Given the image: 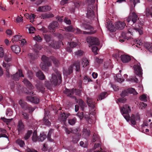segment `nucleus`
Here are the masks:
<instances>
[{
  "label": "nucleus",
  "mask_w": 152,
  "mask_h": 152,
  "mask_svg": "<svg viewBox=\"0 0 152 152\" xmlns=\"http://www.w3.org/2000/svg\"><path fill=\"white\" fill-rule=\"evenodd\" d=\"M130 111V108L128 105H124L121 110L122 115L126 121L129 122L130 120L131 124L134 125L136 124V121H139L140 116L138 113H137L135 114H133L130 117L129 114Z\"/></svg>",
  "instance_id": "f257e3e1"
},
{
  "label": "nucleus",
  "mask_w": 152,
  "mask_h": 152,
  "mask_svg": "<svg viewBox=\"0 0 152 152\" xmlns=\"http://www.w3.org/2000/svg\"><path fill=\"white\" fill-rule=\"evenodd\" d=\"M42 62L41 63L40 66L42 69L44 71L48 70V67L52 65L51 61H53L54 65L58 67L60 65V63L58 60L55 57L53 56H50L49 57L43 55L41 58Z\"/></svg>",
  "instance_id": "f03ea898"
},
{
  "label": "nucleus",
  "mask_w": 152,
  "mask_h": 152,
  "mask_svg": "<svg viewBox=\"0 0 152 152\" xmlns=\"http://www.w3.org/2000/svg\"><path fill=\"white\" fill-rule=\"evenodd\" d=\"M55 74L53 73L52 75V77L50 79V82L45 81V85L48 89H50L51 88L52 85L56 86L61 84L62 82L61 74L58 70H54Z\"/></svg>",
  "instance_id": "7ed1b4c3"
},
{
  "label": "nucleus",
  "mask_w": 152,
  "mask_h": 152,
  "mask_svg": "<svg viewBox=\"0 0 152 152\" xmlns=\"http://www.w3.org/2000/svg\"><path fill=\"white\" fill-rule=\"evenodd\" d=\"M87 0L88 5L86 14L87 17L91 20H93L95 17L94 11L95 8L97 9L94 4L95 0Z\"/></svg>",
  "instance_id": "20e7f679"
},
{
  "label": "nucleus",
  "mask_w": 152,
  "mask_h": 152,
  "mask_svg": "<svg viewBox=\"0 0 152 152\" xmlns=\"http://www.w3.org/2000/svg\"><path fill=\"white\" fill-rule=\"evenodd\" d=\"M64 92L65 94H67L68 96L75 99L77 103V99L75 96L73 95V94L75 93L76 95L78 96H80L81 94V90L74 88L70 89L66 88Z\"/></svg>",
  "instance_id": "39448f33"
},
{
  "label": "nucleus",
  "mask_w": 152,
  "mask_h": 152,
  "mask_svg": "<svg viewBox=\"0 0 152 152\" xmlns=\"http://www.w3.org/2000/svg\"><path fill=\"white\" fill-rule=\"evenodd\" d=\"M62 110V108L60 107L58 110L56 112V114H59L58 116V120L61 122V123L65 124L67 118L70 115V113H65L63 110Z\"/></svg>",
  "instance_id": "423d86ee"
},
{
  "label": "nucleus",
  "mask_w": 152,
  "mask_h": 152,
  "mask_svg": "<svg viewBox=\"0 0 152 152\" xmlns=\"http://www.w3.org/2000/svg\"><path fill=\"white\" fill-rule=\"evenodd\" d=\"M139 19V18H138L137 15L135 12H133L132 13L130 12L128 18L125 20H126L128 24L132 25L135 23Z\"/></svg>",
  "instance_id": "0eeeda50"
},
{
  "label": "nucleus",
  "mask_w": 152,
  "mask_h": 152,
  "mask_svg": "<svg viewBox=\"0 0 152 152\" xmlns=\"http://www.w3.org/2000/svg\"><path fill=\"white\" fill-rule=\"evenodd\" d=\"M82 28L85 30L89 31H83L84 34H93L96 32L94 28L89 24L86 23H83L82 26Z\"/></svg>",
  "instance_id": "6e6552de"
},
{
  "label": "nucleus",
  "mask_w": 152,
  "mask_h": 152,
  "mask_svg": "<svg viewBox=\"0 0 152 152\" xmlns=\"http://www.w3.org/2000/svg\"><path fill=\"white\" fill-rule=\"evenodd\" d=\"M74 69L76 71V72H79L80 71V63L78 62L75 63L71 65L69 67L68 70H66V71L64 70V73L66 72V75H69L70 74L73 72V71Z\"/></svg>",
  "instance_id": "1a4fd4ad"
},
{
  "label": "nucleus",
  "mask_w": 152,
  "mask_h": 152,
  "mask_svg": "<svg viewBox=\"0 0 152 152\" xmlns=\"http://www.w3.org/2000/svg\"><path fill=\"white\" fill-rule=\"evenodd\" d=\"M19 103L24 110H28L29 113H32L35 109V108L32 107L30 105L27 104L26 102L21 99L19 101Z\"/></svg>",
  "instance_id": "9d476101"
},
{
  "label": "nucleus",
  "mask_w": 152,
  "mask_h": 152,
  "mask_svg": "<svg viewBox=\"0 0 152 152\" xmlns=\"http://www.w3.org/2000/svg\"><path fill=\"white\" fill-rule=\"evenodd\" d=\"M86 41L89 44V47L93 45H98L99 42L98 38L96 37H89L87 38Z\"/></svg>",
  "instance_id": "9b49d317"
},
{
  "label": "nucleus",
  "mask_w": 152,
  "mask_h": 152,
  "mask_svg": "<svg viewBox=\"0 0 152 152\" xmlns=\"http://www.w3.org/2000/svg\"><path fill=\"white\" fill-rule=\"evenodd\" d=\"M133 68L135 74L140 77L141 76L142 73V69L140 63H138L137 64L134 65Z\"/></svg>",
  "instance_id": "f8f14e48"
},
{
  "label": "nucleus",
  "mask_w": 152,
  "mask_h": 152,
  "mask_svg": "<svg viewBox=\"0 0 152 152\" xmlns=\"http://www.w3.org/2000/svg\"><path fill=\"white\" fill-rule=\"evenodd\" d=\"M17 129L18 131V134H22L25 130L24 125L21 120H19L18 122Z\"/></svg>",
  "instance_id": "ddd939ff"
},
{
  "label": "nucleus",
  "mask_w": 152,
  "mask_h": 152,
  "mask_svg": "<svg viewBox=\"0 0 152 152\" xmlns=\"http://www.w3.org/2000/svg\"><path fill=\"white\" fill-rule=\"evenodd\" d=\"M23 77L24 75L22 73V71L21 69L18 70V72H17L13 75H11V77L15 81L19 80L20 77Z\"/></svg>",
  "instance_id": "4468645a"
},
{
  "label": "nucleus",
  "mask_w": 152,
  "mask_h": 152,
  "mask_svg": "<svg viewBox=\"0 0 152 152\" xmlns=\"http://www.w3.org/2000/svg\"><path fill=\"white\" fill-rule=\"evenodd\" d=\"M59 26L58 23L57 21H53L48 26V28L50 31L54 32L55 29L57 28Z\"/></svg>",
  "instance_id": "2eb2a0df"
},
{
  "label": "nucleus",
  "mask_w": 152,
  "mask_h": 152,
  "mask_svg": "<svg viewBox=\"0 0 152 152\" xmlns=\"http://www.w3.org/2000/svg\"><path fill=\"white\" fill-rule=\"evenodd\" d=\"M26 99L27 100L35 104H38L39 101V98L36 96H27Z\"/></svg>",
  "instance_id": "dca6fc26"
},
{
  "label": "nucleus",
  "mask_w": 152,
  "mask_h": 152,
  "mask_svg": "<svg viewBox=\"0 0 152 152\" xmlns=\"http://www.w3.org/2000/svg\"><path fill=\"white\" fill-rule=\"evenodd\" d=\"M125 26L126 23L124 22L118 21L115 23V28L119 30L123 29Z\"/></svg>",
  "instance_id": "f3484780"
},
{
  "label": "nucleus",
  "mask_w": 152,
  "mask_h": 152,
  "mask_svg": "<svg viewBox=\"0 0 152 152\" xmlns=\"http://www.w3.org/2000/svg\"><path fill=\"white\" fill-rule=\"evenodd\" d=\"M51 9L50 7L48 5L39 7L38 11L40 12H46L49 11Z\"/></svg>",
  "instance_id": "a211bd4d"
},
{
  "label": "nucleus",
  "mask_w": 152,
  "mask_h": 152,
  "mask_svg": "<svg viewBox=\"0 0 152 152\" xmlns=\"http://www.w3.org/2000/svg\"><path fill=\"white\" fill-rule=\"evenodd\" d=\"M87 101L88 106L91 108L92 109H94L95 105V102L91 98L88 97L87 98Z\"/></svg>",
  "instance_id": "6ab92c4d"
},
{
  "label": "nucleus",
  "mask_w": 152,
  "mask_h": 152,
  "mask_svg": "<svg viewBox=\"0 0 152 152\" xmlns=\"http://www.w3.org/2000/svg\"><path fill=\"white\" fill-rule=\"evenodd\" d=\"M144 46L147 50V53L148 52H150L151 53H152V43L150 42H145L144 44Z\"/></svg>",
  "instance_id": "aec40b11"
},
{
  "label": "nucleus",
  "mask_w": 152,
  "mask_h": 152,
  "mask_svg": "<svg viewBox=\"0 0 152 152\" xmlns=\"http://www.w3.org/2000/svg\"><path fill=\"white\" fill-rule=\"evenodd\" d=\"M121 58L122 61L125 63L128 62L131 60V57L127 55H121Z\"/></svg>",
  "instance_id": "412c9836"
},
{
  "label": "nucleus",
  "mask_w": 152,
  "mask_h": 152,
  "mask_svg": "<svg viewBox=\"0 0 152 152\" xmlns=\"http://www.w3.org/2000/svg\"><path fill=\"white\" fill-rule=\"evenodd\" d=\"M23 82L28 89L30 90L33 89L34 86H32L31 83L27 79H24Z\"/></svg>",
  "instance_id": "4be33fe9"
},
{
  "label": "nucleus",
  "mask_w": 152,
  "mask_h": 152,
  "mask_svg": "<svg viewBox=\"0 0 152 152\" xmlns=\"http://www.w3.org/2000/svg\"><path fill=\"white\" fill-rule=\"evenodd\" d=\"M50 45L55 49H57L60 48V46L58 42L53 41L50 43Z\"/></svg>",
  "instance_id": "5701e85b"
},
{
  "label": "nucleus",
  "mask_w": 152,
  "mask_h": 152,
  "mask_svg": "<svg viewBox=\"0 0 152 152\" xmlns=\"http://www.w3.org/2000/svg\"><path fill=\"white\" fill-rule=\"evenodd\" d=\"M11 48L12 51L16 54L19 53L20 51V47L17 45H12L11 46Z\"/></svg>",
  "instance_id": "b1692460"
},
{
  "label": "nucleus",
  "mask_w": 152,
  "mask_h": 152,
  "mask_svg": "<svg viewBox=\"0 0 152 152\" xmlns=\"http://www.w3.org/2000/svg\"><path fill=\"white\" fill-rule=\"evenodd\" d=\"M54 16L50 12H48L42 14L40 16V18L43 19L52 18Z\"/></svg>",
  "instance_id": "393cba45"
},
{
  "label": "nucleus",
  "mask_w": 152,
  "mask_h": 152,
  "mask_svg": "<svg viewBox=\"0 0 152 152\" xmlns=\"http://www.w3.org/2000/svg\"><path fill=\"white\" fill-rule=\"evenodd\" d=\"M139 24L140 25L139 26V28L135 27L134 28V29L136 31L138 32L140 35H142L143 34V32L141 30V28H142V26L143 24V22L139 21Z\"/></svg>",
  "instance_id": "a878e982"
},
{
  "label": "nucleus",
  "mask_w": 152,
  "mask_h": 152,
  "mask_svg": "<svg viewBox=\"0 0 152 152\" xmlns=\"http://www.w3.org/2000/svg\"><path fill=\"white\" fill-rule=\"evenodd\" d=\"M36 76L38 77L39 79L43 80L45 78V76L41 71H39L36 73Z\"/></svg>",
  "instance_id": "bb28decb"
},
{
  "label": "nucleus",
  "mask_w": 152,
  "mask_h": 152,
  "mask_svg": "<svg viewBox=\"0 0 152 152\" xmlns=\"http://www.w3.org/2000/svg\"><path fill=\"white\" fill-rule=\"evenodd\" d=\"M46 135L43 132L40 133L39 136L38 137V141H39L42 142L46 139Z\"/></svg>",
  "instance_id": "cd10ccee"
},
{
  "label": "nucleus",
  "mask_w": 152,
  "mask_h": 152,
  "mask_svg": "<svg viewBox=\"0 0 152 152\" xmlns=\"http://www.w3.org/2000/svg\"><path fill=\"white\" fill-rule=\"evenodd\" d=\"M44 37L46 42H49L50 44L53 41L50 35L45 34L44 35Z\"/></svg>",
  "instance_id": "c85d7f7f"
},
{
  "label": "nucleus",
  "mask_w": 152,
  "mask_h": 152,
  "mask_svg": "<svg viewBox=\"0 0 152 152\" xmlns=\"http://www.w3.org/2000/svg\"><path fill=\"white\" fill-rule=\"evenodd\" d=\"M144 13L147 17L151 15H152V7L150 8H146Z\"/></svg>",
  "instance_id": "c756f323"
},
{
  "label": "nucleus",
  "mask_w": 152,
  "mask_h": 152,
  "mask_svg": "<svg viewBox=\"0 0 152 152\" xmlns=\"http://www.w3.org/2000/svg\"><path fill=\"white\" fill-rule=\"evenodd\" d=\"M49 118V116H44L43 118V122L45 125L49 126L50 125L51 123L48 120Z\"/></svg>",
  "instance_id": "7c9ffc66"
},
{
  "label": "nucleus",
  "mask_w": 152,
  "mask_h": 152,
  "mask_svg": "<svg viewBox=\"0 0 152 152\" xmlns=\"http://www.w3.org/2000/svg\"><path fill=\"white\" fill-rule=\"evenodd\" d=\"M36 86L39 92H43L44 91L45 88L41 84H37L36 85Z\"/></svg>",
  "instance_id": "2f4dec72"
},
{
  "label": "nucleus",
  "mask_w": 152,
  "mask_h": 152,
  "mask_svg": "<svg viewBox=\"0 0 152 152\" xmlns=\"http://www.w3.org/2000/svg\"><path fill=\"white\" fill-rule=\"evenodd\" d=\"M83 80V83L85 84H87L89 82L92 81L90 77L87 75L84 76Z\"/></svg>",
  "instance_id": "473e14b6"
},
{
  "label": "nucleus",
  "mask_w": 152,
  "mask_h": 152,
  "mask_svg": "<svg viewBox=\"0 0 152 152\" xmlns=\"http://www.w3.org/2000/svg\"><path fill=\"white\" fill-rule=\"evenodd\" d=\"M32 133V130H28L27 132L24 135L23 139L25 140H27L30 137Z\"/></svg>",
  "instance_id": "72a5a7b5"
},
{
  "label": "nucleus",
  "mask_w": 152,
  "mask_h": 152,
  "mask_svg": "<svg viewBox=\"0 0 152 152\" xmlns=\"http://www.w3.org/2000/svg\"><path fill=\"white\" fill-rule=\"evenodd\" d=\"M16 142L21 147H23L25 145V143L24 141L20 139H17L16 141Z\"/></svg>",
  "instance_id": "f704fd0d"
},
{
  "label": "nucleus",
  "mask_w": 152,
  "mask_h": 152,
  "mask_svg": "<svg viewBox=\"0 0 152 152\" xmlns=\"http://www.w3.org/2000/svg\"><path fill=\"white\" fill-rule=\"evenodd\" d=\"M53 132V129H50L49 131L47 138L48 141L50 142H53V140L51 137V135Z\"/></svg>",
  "instance_id": "c9c22d12"
},
{
  "label": "nucleus",
  "mask_w": 152,
  "mask_h": 152,
  "mask_svg": "<svg viewBox=\"0 0 152 152\" xmlns=\"http://www.w3.org/2000/svg\"><path fill=\"white\" fill-rule=\"evenodd\" d=\"M21 36L20 37L19 35H16L14 36L12 39V42H17L18 41H20Z\"/></svg>",
  "instance_id": "e433bc0d"
},
{
  "label": "nucleus",
  "mask_w": 152,
  "mask_h": 152,
  "mask_svg": "<svg viewBox=\"0 0 152 152\" xmlns=\"http://www.w3.org/2000/svg\"><path fill=\"white\" fill-rule=\"evenodd\" d=\"M80 135L76 134L73 137L72 141L74 143H76L80 139Z\"/></svg>",
  "instance_id": "4c0bfd02"
},
{
  "label": "nucleus",
  "mask_w": 152,
  "mask_h": 152,
  "mask_svg": "<svg viewBox=\"0 0 152 152\" xmlns=\"http://www.w3.org/2000/svg\"><path fill=\"white\" fill-rule=\"evenodd\" d=\"M100 146L101 145L100 143L95 144L94 146V147L95 149L99 147H100V148L99 149V150H96V151H94V152H106L105 151H102V148H101L100 147Z\"/></svg>",
  "instance_id": "58836bf2"
},
{
  "label": "nucleus",
  "mask_w": 152,
  "mask_h": 152,
  "mask_svg": "<svg viewBox=\"0 0 152 152\" xmlns=\"http://www.w3.org/2000/svg\"><path fill=\"white\" fill-rule=\"evenodd\" d=\"M76 121L77 119L75 118H71L69 119L68 120L69 124L71 125H73L75 124Z\"/></svg>",
  "instance_id": "ea45409f"
},
{
  "label": "nucleus",
  "mask_w": 152,
  "mask_h": 152,
  "mask_svg": "<svg viewBox=\"0 0 152 152\" xmlns=\"http://www.w3.org/2000/svg\"><path fill=\"white\" fill-rule=\"evenodd\" d=\"M28 56L29 58L31 60L34 61L37 59V56L35 55L33 53H30L28 54Z\"/></svg>",
  "instance_id": "a19ab883"
},
{
  "label": "nucleus",
  "mask_w": 152,
  "mask_h": 152,
  "mask_svg": "<svg viewBox=\"0 0 152 152\" xmlns=\"http://www.w3.org/2000/svg\"><path fill=\"white\" fill-rule=\"evenodd\" d=\"M107 94V93L106 92L101 93L100 95L98 96L97 100H98L99 99V100H101L104 99L105 98V96Z\"/></svg>",
  "instance_id": "79ce46f5"
},
{
  "label": "nucleus",
  "mask_w": 152,
  "mask_h": 152,
  "mask_svg": "<svg viewBox=\"0 0 152 152\" xmlns=\"http://www.w3.org/2000/svg\"><path fill=\"white\" fill-rule=\"evenodd\" d=\"M82 61L83 67H85L88 64L89 61L86 58H83Z\"/></svg>",
  "instance_id": "37998d69"
},
{
  "label": "nucleus",
  "mask_w": 152,
  "mask_h": 152,
  "mask_svg": "<svg viewBox=\"0 0 152 152\" xmlns=\"http://www.w3.org/2000/svg\"><path fill=\"white\" fill-rule=\"evenodd\" d=\"M129 93L132 94L134 95H137L138 93L135 91V89L133 88L129 89L128 90Z\"/></svg>",
  "instance_id": "c03bdc74"
},
{
  "label": "nucleus",
  "mask_w": 152,
  "mask_h": 152,
  "mask_svg": "<svg viewBox=\"0 0 152 152\" xmlns=\"http://www.w3.org/2000/svg\"><path fill=\"white\" fill-rule=\"evenodd\" d=\"M74 28H73L72 26H69L64 28V29L66 31L68 32H73Z\"/></svg>",
  "instance_id": "a18cd8bd"
},
{
  "label": "nucleus",
  "mask_w": 152,
  "mask_h": 152,
  "mask_svg": "<svg viewBox=\"0 0 152 152\" xmlns=\"http://www.w3.org/2000/svg\"><path fill=\"white\" fill-rule=\"evenodd\" d=\"M73 32L77 34H83V31H82L80 29L78 28H74L73 30Z\"/></svg>",
  "instance_id": "49530a36"
},
{
  "label": "nucleus",
  "mask_w": 152,
  "mask_h": 152,
  "mask_svg": "<svg viewBox=\"0 0 152 152\" xmlns=\"http://www.w3.org/2000/svg\"><path fill=\"white\" fill-rule=\"evenodd\" d=\"M1 119L4 122L6 123L7 124H8L9 123L11 122L13 119L12 118L7 119L4 117H2L1 118Z\"/></svg>",
  "instance_id": "de8ad7c7"
},
{
  "label": "nucleus",
  "mask_w": 152,
  "mask_h": 152,
  "mask_svg": "<svg viewBox=\"0 0 152 152\" xmlns=\"http://www.w3.org/2000/svg\"><path fill=\"white\" fill-rule=\"evenodd\" d=\"M99 136L97 134L94 133L92 138V142H94L97 140H99Z\"/></svg>",
  "instance_id": "09e8293b"
},
{
  "label": "nucleus",
  "mask_w": 152,
  "mask_h": 152,
  "mask_svg": "<svg viewBox=\"0 0 152 152\" xmlns=\"http://www.w3.org/2000/svg\"><path fill=\"white\" fill-rule=\"evenodd\" d=\"M98 48L96 46H93L92 48V51L94 53L95 55L97 54H98Z\"/></svg>",
  "instance_id": "8fccbe9b"
},
{
  "label": "nucleus",
  "mask_w": 152,
  "mask_h": 152,
  "mask_svg": "<svg viewBox=\"0 0 152 152\" xmlns=\"http://www.w3.org/2000/svg\"><path fill=\"white\" fill-rule=\"evenodd\" d=\"M129 92L128 90H124L122 91V93L120 94L121 96L122 97H124L128 95Z\"/></svg>",
  "instance_id": "3c124183"
},
{
  "label": "nucleus",
  "mask_w": 152,
  "mask_h": 152,
  "mask_svg": "<svg viewBox=\"0 0 152 152\" xmlns=\"http://www.w3.org/2000/svg\"><path fill=\"white\" fill-rule=\"evenodd\" d=\"M78 103L79 105L82 108H83L85 106V103L83 100L81 99H78Z\"/></svg>",
  "instance_id": "603ef678"
},
{
  "label": "nucleus",
  "mask_w": 152,
  "mask_h": 152,
  "mask_svg": "<svg viewBox=\"0 0 152 152\" xmlns=\"http://www.w3.org/2000/svg\"><path fill=\"white\" fill-rule=\"evenodd\" d=\"M22 113L24 119L26 120H28L29 118L28 114L25 112H23Z\"/></svg>",
  "instance_id": "864d4df0"
},
{
  "label": "nucleus",
  "mask_w": 152,
  "mask_h": 152,
  "mask_svg": "<svg viewBox=\"0 0 152 152\" xmlns=\"http://www.w3.org/2000/svg\"><path fill=\"white\" fill-rule=\"evenodd\" d=\"M34 39L38 42H41L42 39V38L39 35H37L35 36L34 37Z\"/></svg>",
  "instance_id": "5fc2aeb1"
},
{
  "label": "nucleus",
  "mask_w": 152,
  "mask_h": 152,
  "mask_svg": "<svg viewBox=\"0 0 152 152\" xmlns=\"http://www.w3.org/2000/svg\"><path fill=\"white\" fill-rule=\"evenodd\" d=\"M36 16V15H35L34 14H31L29 18V19L31 22L32 23L33 22L34 19Z\"/></svg>",
  "instance_id": "6e6d98bb"
},
{
  "label": "nucleus",
  "mask_w": 152,
  "mask_h": 152,
  "mask_svg": "<svg viewBox=\"0 0 152 152\" xmlns=\"http://www.w3.org/2000/svg\"><path fill=\"white\" fill-rule=\"evenodd\" d=\"M6 114L8 116H11L12 115V111L11 109L9 108L7 109Z\"/></svg>",
  "instance_id": "4d7b16f0"
},
{
  "label": "nucleus",
  "mask_w": 152,
  "mask_h": 152,
  "mask_svg": "<svg viewBox=\"0 0 152 152\" xmlns=\"http://www.w3.org/2000/svg\"><path fill=\"white\" fill-rule=\"evenodd\" d=\"M81 3L80 1H75L74 2L75 6L77 8H78L80 7Z\"/></svg>",
  "instance_id": "13d9d810"
},
{
  "label": "nucleus",
  "mask_w": 152,
  "mask_h": 152,
  "mask_svg": "<svg viewBox=\"0 0 152 152\" xmlns=\"http://www.w3.org/2000/svg\"><path fill=\"white\" fill-rule=\"evenodd\" d=\"M119 77V75L118 76H116V77L115 78V80L117 81V82L120 83H121L124 81V79H121V78Z\"/></svg>",
  "instance_id": "bf43d9fd"
},
{
  "label": "nucleus",
  "mask_w": 152,
  "mask_h": 152,
  "mask_svg": "<svg viewBox=\"0 0 152 152\" xmlns=\"http://www.w3.org/2000/svg\"><path fill=\"white\" fill-rule=\"evenodd\" d=\"M69 46H70L72 48H73L76 47L77 44V43L74 42H71L69 43Z\"/></svg>",
  "instance_id": "052dcab7"
},
{
  "label": "nucleus",
  "mask_w": 152,
  "mask_h": 152,
  "mask_svg": "<svg viewBox=\"0 0 152 152\" xmlns=\"http://www.w3.org/2000/svg\"><path fill=\"white\" fill-rule=\"evenodd\" d=\"M139 105L140 108L141 109L145 108V107L147 106V104L143 102H141L139 104Z\"/></svg>",
  "instance_id": "680f3d73"
},
{
  "label": "nucleus",
  "mask_w": 152,
  "mask_h": 152,
  "mask_svg": "<svg viewBox=\"0 0 152 152\" xmlns=\"http://www.w3.org/2000/svg\"><path fill=\"white\" fill-rule=\"evenodd\" d=\"M76 115L78 116L80 120L82 119L84 117V114L83 112H79L77 113Z\"/></svg>",
  "instance_id": "e2e57ef3"
},
{
  "label": "nucleus",
  "mask_w": 152,
  "mask_h": 152,
  "mask_svg": "<svg viewBox=\"0 0 152 152\" xmlns=\"http://www.w3.org/2000/svg\"><path fill=\"white\" fill-rule=\"evenodd\" d=\"M90 132L89 131H88L87 129L84 130L83 134L86 135V137H89L90 136Z\"/></svg>",
  "instance_id": "0e129e2a"
},
{
  "label": "nucleus",
  "mask_w": 152,
  "mask_h": 152,
  "mask_svg": "<svg viewBox=\"0 0 152 152\" xmlns=\"http://www.w3.org/2000/svg\"><path fill=\"white\" fill-rule=\"evenodd\" d=\"M64 22L67 24L70 25L71 24V21L70 20L67 18H65L64 19Z\"/></svg>",
  "instance_id": "69168bd1"
},
{
  "label": "nucleus",
  "mask_w": 152,
  "mask_h": 152,
  "mask_svg": "<svg viewBox=\"0 0 152 152\" xmlns=\"http://www.w3.org/2000/svg\"><path fill=\"white\" fill-rule=\"evenodd\" d=\"M38 137L36 135H34L32 137V140L34 142H36L37 140L38 141Z\"/></svg>",
  "instance_id": "338daca9"
},
{
  "label": "nucleus",
  "mask_w": 152,
  "mask_h": 152,
  "mask_svg": "<svg viewBox=\"0 0 152 152\" xmlns=\"http://www.w3.org/2000/svg\"><path fill=\"white\" fill-rule=\"evenodd\" d=\"M27 152H38L37 151L34 149L27 148L26 150Z\"/></svg>",
  "instance_id": "774afa93"
}]
</instances>
